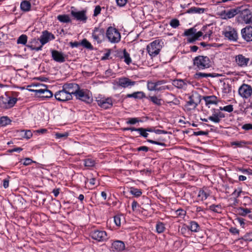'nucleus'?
I'll return each instance as SVG.
<instances>
[{"label":"nucleus","instance_id":"nucleus-1","mask_svg":"<svg viewBox=\"0 0 252 252\" xmlns=\"http://www.w3.org/2000/svg\"><path fill=\"white\" fill-rule=\"evenodd\" d=\"M210 58L206 56L199 55L195 57L193 60V64L195 69L203 70L208 68L211 66Z\"/></svg>","mask_w":252,"mask_h":252},{"label":"nucleus","instance_id":"nucleus-2","mask_svg":"<svg viewBox=\"0 0 252 252\" xmlns=\"http://www.w3.org/2000/svg\"><path fill=\"white\" fill-rule=\"evenodd\" d=\"M47 42V31L45 30L42 32L39 39H33L30 44L26 46L32 50L38 51L41 49L42 46Z\"/></svg>","mask_w":252,"mask_h":252},{"label":"nucleus","instance_id":"nucleus-3","mask_svg":"<svg viewBox=\"0 0 252 252\" xmlns=\"http://www.w3.org/2000/svg\"><path fill=\"white\" fill-rule=\"evenodd\" d=\"M77 99L82 101L86 103L90 104L93 99L92 93L87 89H81L79 87L75 95Z\"/></svg>","mask_w":252,"mask_h":252},{"label":"nucleus","instance_id":"nucleus-4","mask_svg":"<svg viewBox=\"0 0 252 252\" xmlns=\"http://www.w3.org/2000/svg\"><path fill=\"white\" fill-rule=\"evenodd\" d=\"M106 37L111 43H118L121 40L120 32L116 28L109 27L106 31Z\"/></svg>","mask_w":252,"mask_h":252},{"label":"nucleus","instance_id":"nucleus-5","mask_svg":"<svg viewBox=\"0 0 252 252\" xmlns=\"http://www.w3.org/2000/svg\"><path fill=\"white\" fill-rule=\"evenodd\" d=\"M162 46L159 40H156L147 46V50L152 58L157 56L160 52Z\"/></svg>","mask_w":252,"mask_h":252},{"label":"nucleus","instance_id":"nucleus-6","mask_svg":"<svg viewBox=\"0 0 252 252\" xmlns=\"http://www.w3.org/2000/svg\"><path fill=\"white\" fill-rule=\"evenodd\" d=\"M200 96L196 95V96L192 94L189 96V100L187 101L185 105V109L187 111H190L192 110H194L198 104L200 102Z\"/></svg>","mask_w":252,"mask_h":252},{"label":"nucleus","instance_id":"nucleus-7","mask_svg":"<svg viewBox=\"0 0 252 252\" xmlns=\"http://www.w3.org/2000/svg\"><path fill=\"white\" fill-rule=\"evenodd\" d=\"M17 100L15 97L2 96L0 98V107L4 109L11 108L14 106Z\"/></svg>","mask_w":252,"mask_h":252},{"label":"nucleus","instance_id":"nucleus-8","mask_svg":"<svg viewBox=\"0 0 252 252\" xmlns=\"http://www.w3.org/2000/svg\"><path fill=\"white\" fill-rule=\"evenodd\" d=\"M166 81L164 80H161L158 81L156 82H153L152 81H148L147 82V88L150 91H161L165 90L166 89H168L169 87L167 86H161L160 87H158V85H161L162 84H165Z\"/></svg>","mask_w":252,"mask_h":252},{"label":"nucleus","instance_id":"nucleus-9","mask_svg":"<svg viewBox=\"0 0 252 252\" xmlns=\"http://www.w3.org/2000/svg\"><path fill=\"white\" fill-rule=\"evenodd\" d=\"M71 11L70 12L71 15L73 17L74 19L77 21H82L84 23H86L88 17L86 15L87 10L84 9L81 11H77L74 7H71Z\"/></svg>","mask_w":252,"mask_h":252},{"label":"nucleus","instance_id":"nucleus-10","mask_svg":"<svg viewBox=\"0 0 252 252\" xmlns=\"http://www.w3.org/2000/svg\"><path fill=\"white\" fill-rule=\"evenodd\" d=\"M239 94L244 99H248L252 94V87L251 85L243 83L238 89Z\"/></svg>","mask_w":252,"mask_h":252},{"label":"nucleus","instance_id":"nucleus-11","mask_svg":"<svg viewBox=\"0 0 252 252\" xmlns=\"http://www.w3.org/2000/svg\"><path fill=\"white\" fill-rule=\"evenodd\" d=\"M222 34L225 38L231 41H236L238 38V35L236 30L230 27H227L224 31L222 32Z\"/></svg>","mask_w":252,"mask_h":252},{"label":"nucleus","instance_id":"nucleus-12","mask_svg":"<svg viewBox=\"0 0 252 252\" xmlns=\"http://www.w3.org/2000/svg\"><path fill=\"white\" fill-rule=\"evenodd\" d=\"M92 37L97 43H101L105 38L104 29L100 27L94 28L93 31Z\"/></svg>","mask_w":252,"mask_h":252},{"label":"nucleus","instance_id":"nucleus-13","mask_svg":"<svg viewBox=\"0 0 252 252\" xmlns=\"http://www.w3.org/2000/svg\"><path fill=\"white\" fill-rule=\"evenodd\" d=\"M240 12V8H231L229 10H224L220 12V16L224 20H227L234 17Z\"/></svg>","mask_w":252,"mask_h":252},{"label":"nucleus","instance_id":"nucleus-14","mask_svg":"<svg viewBox=\"0 0 252 252\" xmlns=\"http://www.w3.org/2000/svg\"><path fill=\"white\" fill-rule=\"evenodd\" d=\"M96 101L98 105L104 109L110 108L113 106V101L110 97H97Z\"/></svg>","mask_w":252,"mask_h":252},{"label":"nucleus","instance_id":"nucleus-15","mask_svg":"<svg viewBox=\"0 0 252 252\" xmlns=\"http://www.w3.org/2000/svg\"><path fill=\"white\" fill-rule=\"evenodd\" d=\"M90 235L92 239L98 242H104L108 239L107 233L103 230H94L91 233Z\"/></svg>","mask_w":252,"mask_h":252},{"label":"nucleus","instance_id":"nucleus-16","mask_svg":"<svg viewBox=\"0 0 252 252\" xmlns=\"http://www.w3.org/2000/svg\"><path fill=\"white\" fill-rule=\"evenodd\" d=\"M27 87L29 91L35 92L36 95L42 94L47 91V86L42 84H32L28 86Z\"/></svg>","mask_w":252,"mask_h":252},{"label":"nucleus","instance_id":"nucleus-17","mask_svg":"<svg viewBox=\"0 0 252 252\" xmlns=\"http://www.w3.org/2000/svg\"><path fill=\"white\" fill-rule=\"evenodd\" d=\"M79 87V85L74 83H66L62 86V88H63L65 91L69 93L71 96H73V95H75Z\"/></svg>","mask_w":252,"mask_h":252},{"label":"nucleus","instance_id":"nucleus-18","mask_svg":"<svg viewBox=\"0 0 252 252\" xmlns=\"http://www.w3.org/2000/svg\"><path fill=\"white\" fill-rule=\"evenodd\" d=\"M56 99L60 101H66L72 99L73 96H71L63 88L62 90L57 92L55 94Z\"/></svg>","mask_w":252,"mask_h":252},{"label":"nucleus","instance_id":"nucleus-19","mask_svg":"<svg viewBox=\"0 0 252 252\" xmlns=\"http://www.w3.org/2000/svg\"><path fill=\"white\" fill-rule=\"evenodd\" d=\"M240 12V18L243 22L246 24L252 23V12L250 10L246 9Z\"/></svg>","mask_w":252,"mask_h":252},{"label":"nucleus","instance_id":"nucleus-20","mask_svg":"<svg viewBox=\"0 0 252 252\" xmlns=\"http://www.w3.org/2000/svg\"><path fill=\"white\" fill-rule=\"evenodd\" d=\"M242 38L247 42L252 41V27L246 26L241 30Z\"/></svg>","mask_w":252,"mask_h":252},{"label":"nucleus","instance_id":"nucleus-21","mask_svg":"<svg viewBox=\"0 0 252 252\" xmlns=\"http://www.w3.org/2000/svg\"><path fill=\"white\" fill-rule=\"evenodd\" d=\"M250 61V58H246L242 54H239L235 56V62L237 64L242 67H245L248 66Z\"/></svg>","mask_w":252,"mask_h":252},{"label":"nucleus","instance_id":"nucleus-22","mask_svg":"<svg viewBox=\"0 0 252 252\" xmlns=\"http://www.w3.org/2000/svg\"><path fill=\"white\" fill-rule=\"evenodd\" d=\"M117 83L119 86L125 88L134 86L136 84V82L126 77H122L119 79Z\"/></svg>","mask_w":252,"mask_h":252},{"label":"nucleus","instance_id":"nucleus-23","mask_svg":"<svg viewBox=\"0 0 252 252\" xmlns=\"http://www.w3.org/2000/svg\"><path fill=\"white\" fill-rule=\"evenodd\" d=\"M52 57L53 60L58 63H63L65 61V56L62 52L57 50H52Z\"/></svg>","mask_w":252,"mask_h":252},{"label":"nucleus","instance_id":"nucleus-24","mask_svg":"<svg viewBox=\"0 0 252 252\" xmlns=\"http://www.w3.org/2000/svg\"><path fill=\"white\" fill-rule=\"evenodd\" d=\"M125 248V245L124 243L120 240H116L114 241L112 244L111 249L113 252H121Z\"/></svg>","mask_w":252,"mask_h":252},{"label":"nucleus","instance_id":"nucleus-25","mask_svg":"<svg viewBox=\"0 0 252 252\" xmlns=\"http://www.w3.org/2000/svg\"><path fill=\"white\" fill-rule=\"evenodd\" d=\"M126 98H134L135 99H142L146 97L145 93L143 92L139 91L134 92L132 94H127L126 96Z\"/></svg>","mask_w":252,"mask_h":252},{"label":"nucleus","instance_id":"nucleus-26","mask_svg":"<svg viewBox=\"0 0 252 252\" xmlns=\"http://www.w3.org/2000/svg\"><path fill=\"white\" fill-rule=\"evenodd\" d=\"M188 226L190 232H199L200 230L199 225L197 222L195 221H190Z\"/></svg>","mask_w":252,"mask_h":252},{"label":"nucleus","instance_id":"nucleus-27","mask_svg":"<svg viewBox=\"0 0 252 252\" xmlns=\"http://www.w3.org/2000/svg\"><path fill=\"white\" fill-rule=\"evenodd\" d=\"M203 99L205 101L206 105L209 104H217V97L215 95L205 96L203 97Z\"/></svg>","mask_w":252,"mask_h":252},{"label":"nucleus","instance_id":"nucleus-28","mask_svg":"<svg viewBox=\"0 0 252 252\" xmlns=\"http://www.w3.org/2000/svg\"><path fill=\"white\" fill-rule=\"evenodd\" d=\"M173 85L178 89H183L186 88L187 86L186 80L182 79H177L173 80Z\"/></svg>","mask_w":252,"mask_h":252},{"label":"nucleus","instance_id":"nucleus-29","mask_svg":"<svg viewBox=\"0 0 252 252\" xmlns=\"http://www.w3.org/2000/svg\"><path fill=\"white\" fill-rule=\"evenodd\" d=\"M216 75L215 73H206L203 72H197L194 75V78L199 80L202 78L215 77Z\"/></svg>","mask_w":252,"mask_h":252},{"label":"nucleus","instance_id":"nucleus-30","mask_svg":"<svg viewBox=\"0 0 252 252\" xmlns=\"http://www.w3.org/2000/svg\"><path fill=\"white\" fill-rule=\"evenodd\" d=\"M20 8L22 11L24 12L29 11L31 8V2L27 0H23L21 2Z\"/></svg>","mask_w":252,"mask_h":252},{"label":"nucleus","instance_id":"nucleus-31","mask_svg":"<svg viewBox=\"0 0 252 252\" xmlns=\"http://www.w3.org/2000/svg\"><path fill=\"white\" fill-rule=\"evenodd\" d=\"M179 232L184 237H189L191 234V233L189 231V227H188V225H186V224H184L182 226V227L179 230Z\"/></svg>","mask_w":252,"mask_h":252},{"label":"nucleus","instance_id":"nucleus-32","mask_svg":"<svg viewBox=\"0 0 252 252\" xmlns=\"http://www.w3.org/2000/svg\"><path fill=\"white\" fill-rule=\"evenodd\" d=\"M205 11V9L198 7H191L187 10L188 13H203Z\"/></svg>","mask_w":252,"mask_h":252},{"label":"nucleus","instance_id":"nucleus-33","mask_svg":"<svg viewBox=\"0 0 252 252\" xmlns=\"http://www.w3.org/2000/svg\"><path fill=\"white\" fill-rule=\"evenodd\" d=\"M147 98L151 101L154 104L158 106H161L162 105V99L158 98L157 96H150Z\"/></svg>","mask_w":252,"mask_h":252},{"label":"nucleus","instance_id":"nucleus-34","mask_svg":"<svg viewBox=\"0 0 252 252\" xmlns=\"http://www.w3.org/2000/svg\"><path fill=\"white\" fill-rule=\"evenodd\" d=\"M57 19L61 22L67 23L71 22V19L68 15H59L57 16Z\"/></svg>","mask_w":252,"mask_h":252},{"label":"nucleus","instance_id":"nucleus-35","mask_svg":"<svg viewBox=\"0 0 252 252\" xmlns=\"http://www.w3.org/2000/svg\"><path fill=\"white\" fill-rule=\"evenodd\" d=\"M80 44H81V46H83L86 49H89L90 50H94L93 46L86 38L83 39L81 42H80Z\"/></svg>","mask_w":252,"mask_h":252},{"label":"nucleus","instance_id":"nucleus-36","mask_svg":"<svg viewBox=\"0 0 252 252\" xmlns=\"http://www.w3.org/2000/svg\"><path fill=\"white\" fill-rule=\"evenodd\" d=\"M156 231L158 233L163 232L165 229V224L160 221H158L156 226Z\"/></svg>","mask_w":252,"mask_h":252},{"label":"nucleus","instance_id":"nucleus-37","mask_svg":"<svg viewBox=\"0 0 252 252\" xmlns=\"http://www.w3.org/2000/svg\"><path fill=\"white\" fill-rule=\"evenodd\" d=\"M209 210L217 213L221 212V206L220 204H212L209 206Z\"/></svg>","mask_w":252,"mask_h":252},{"label":"nucleus","instance_id":"nucleus-38","mask_svg":"<svg viewBox=\"0 0 252 252\" xmlns=\"http://www.w3.org/2000/svg\"><path fill=\"white\" fill-rule=\"evenodd\" d=\"M158 141H156V140H152V139H147V142H148L151 144L160 145V146H162L163 147L166 146V145L164 143V142H160V141H164V140L163 139L159 138L158 139Z\"/></svg>","mask_w":252,"mask_h":252},{"label":"nucleus","instance_id":"nucleus-39","mask_svg":"<svg viewBox=\"0 0 252 252\" xmlns=\"http://www.w3.org/2000/svg\"><path fill=\"white\" fill-rule=\"evenodd\" d=\"M124 56L122 57V59H124L125 62L128 65L131 63V59L130 57L129 54L125 49L123 51Z\"/></svg>","mask_w":252,"mask_h":252},{"label":"nucleus","instance_id":"nucleus-40","mask_svg":"<svg viewBox=\"0 0 252 252\" xmlns=\"http://www.w3.org/2000/svg\"><path fill=\"white\" fill-rule=\"evenodd\" d=\"M251 212L250 209L248 208H244L243 207H239L237 209V213L239 215L245 216L247 214H249Z\"/></svg>","mask_w":252,"mask_h":252},{"label":"nucleus","instance_id":"nucleus-41","mask_svg":"<svg viewBox=\"0 0 252 252\" xmlns=\"http://www.w3.org/2000/svg\"><path fill=\"white\" fill-rule=\"evenodd\" d=\"M84 165L88 167H94L95 165V161L92 158H87L84 160Z\"/></svg>","mask_w":252,"mask_h":252},{"label":"nucleus","instance_id":"nucleus-42","mask_svg":"<svg viewBox=\"0 0 252 252\" xmlns=\"http://www.w3.org/2000/svg\"><path fill=\"white\" fill-rule=\"evenodd\" d=\"M27 39L28 37L26 34H22L17 39V43L26 45L27 42Z\"/></svg>","mask_w":252,"mask_h":252},{"label":"nucleus","instance_id":"nucleus-43","mask_svg":"<svg viewBox=\"0 0 252 252\" xmlns=\"http://www.w3.org/2000/svg\"><path fill=\"white\" fill-rule=\"evenodd\" d=\"M135 131H137L139 133L140 136L147 138L149 134L146 131V128L143 127L135 128Z\"/></svg>","mask_w":252,"mask_h":252},{"label":"nucleus","instance_id":"nucleus-44","mask_svg":"<svg viewBox=\"0 0 252 252\" xmlns=\"http://www.w3.org/2000/svg\"><path fill=\"white\" fill-rule=\"evenodd\" d=\"M11 122V120L7 116H3L0 118V124L2 126H5Z\"/></svg>","mask_w":252,"mask_h":252},{"label":"nucleus","instance_id":"nucleus-45","mask_svg":"<svg viewBox=\"0 0 252 252\" xmlns=\"http://www.w3.org/2000/svg\"><path fill=\"white\" fill-rule=\"evenodd\" d=\"M196 31V30L194 28H191L189 29L186 30L184 32L183 35L186 36L193 35L195 33Z\"/></svg>","mask_w":252,"mask_h":252},{"label":"nucleus","instance_id":"nucleus-46","mask_svg":"<svg viewBox=\"0 0 252 252\" xmlns=\"http://www.w3.org/2000/svg\"><path fill=\"white\" fill-rule=\"evenodd\" d=\"M231 91V86L228 83H223L222 92L225 94H229Z\"/></svg>","mask_w":252,"mask_h":252},{"label":"nucleus","instance_id":"nucleus-47","mask_svg":"<svg viewBox=\"0 0 252 252\" xmlns=\"http://www.w3.org/2000/svg\"><path fill=\"white\" fill-rule=\"evenodd\" d=\"M238 240H244L245 241H252V232L247 233L243 237H242Z\"/></svg>","mask_w":252,"mask_h":252},{"label":"nucleus","instance_id":"nucleus-48","mask_svg":"<svg viewBox=\"0 0 252 252\" xmlns=\"http://www.w3.org/2000/svg\"><path fill=\"white\" fill-rule=\"evenodd\" d=\"M130 193L136 197H139L142 194V191L140 189L134 188L130 189Z\"/></svg>","mask_w":252,"mask_h":252},{"label":"nucleus","instance_id":"nucleus-49","mask_svg":"<svg viewBox=\"0 0 252 252\" xmlns=\"http://www.w3.org/2000/svg\"><path fill=\"white\" fill-rule=\"evenodd\" d=\"M208 119L215 123H219L220 121L216 113H213L212 116H209Z\"/></svg>","mask_w":252,"mask_h":252},{"label":"nucleus","instance_id":"nucleus-50","mask_svg":"<svg viewBox=\"0 0 252 252\" xmlns=\"http://www.w3.org/2000/svg\"><path fill=\"white\" fill-rule=\"evenodd\" d=\"M68 136V132H64L63 133L57 132L55 134V138L57 139H66Z\"/></svg>","mask_w":252,"mask_h":252},{"label":"nucleus","instance_id":"nucleus-51","mask_svg":"<svg viewBox=\"0 0 252 252\" xmlns=\"http://www.w3.org/2000/svg\"><path fill=\"white\" fill-rule=\"evenodd\" d=\"M238 170L241 171L243 174L246 175H252V170L251 169H245L243 168H238Z\"/></svg>","mask_w":252,"mask_h":252},{"label":"nucleus","instance_id":"nucleus-52","mask_svg":"<svg viewBox=\"0 0 252 252\" xmlns=\"http://www.w3.org/2000/svg\"><path fill=\"white\" fill-rule=\"evenodd\" d=\"M246 144L247 142L244 141H234L231 143L232 146H236L238 147H243Z\"/></svg>","mask_w":252,"mask_h":252},{"label":"nucleus","instance_id":"nucleus-53","mask_svg":"<svg viewBox=\"0 0 252 252\" xmlns=\"http://www.w3.org/2000/svg\"><path fill=\"white\" fill-rule=\"evenodd\" d=\"M139 122H141V121L139 120V118H131L128 119V120L126 122V124L129 125H134L136 123H138Z\"/></svg>","mask_w":252,"mask_h":252},{"label":"nucleus","instance_id":"nucleus-54","mask_svg":"<svg viewBox=\"0 0 252 252\" xmlns=\"http://www.w3.org/2000/svg\"><path fill=\"white\" fill-rule=\"evenodd\" d=\"M169 24L173 28H176L180 25V22L178 19H173L170 21Z\"/></svg>","mask_w":252,"mask_h":252},{"label":"nucleus","instance_id":"nucleus-55","mask_svg":"<svg viewBox=\"0 0 252 252\" xmlns=\"http://www.w3.org/2000/svg\"><path fill=\"white\" fill-rule=\"evenodd\" d=\"M121 215H116L114 217V222L116 225L118 226H120L121 225Z\"/></svg>","mask_w":252,"mask_h":252},{"label":"nucleus","instance_id":"nucleus-56","mask_svg":"<svg viewBox=\"0 0 252 252\" xmlns=\"http://www.w3.org/2000/svg\"><path fill=\"white\" fill-rule=\"evenodd\" d=\"M101 10V7H100V6L96 5L94 8L93 16L94 17H96L97 16H98L100 13Z\"/></svg>","mask_w":252,"mask_h":252},{"label":"nucleus","instance_id":"nucleus-57","mask_svg":"<svg viewBox=\"0 0 252 252\" xmlns=\"http://www.w3.org/2000/svg\"><path fill=\"white\" fill-rule=\"evenodd\" d=\"M22 132L24 133L23 137L27 139H30L32 135L31 130H23Z\"/></svg>","mask_w":252,"mask_h":252},{"label":"nucleus","instance_id":"nucleus-58","mask_svg":"<svg viewBox=\"0 0 252 252\" xmlns=\"http://www.w3.org/2000/svg\"><path fill=\"white\" fill-rule=\"evenodd\" d=\"M199 196H201L202 200H205L209 196V194L205 192L204 190H200L199 192Z\"/></svg>","mask_w":252,"mask_h":252},{"label":"nucleus","instance_id":"nucleus-59","mask_svg":"<svg viewBox=\"0 0 252 252\" xmlns=\"http://www.w3.org/2000/svg\"><path fill=\"white\" fill-rule=\"evenodd\" d=\"M209 132L208 131H199L193 132V135L195 136H198L201 135H208Z\"/></svg>","mask_w":252,"mask_h":252},{"label":"nucleus","instance_id":"nucleus-60","mask_svg":"<svg viewBox=\"0 0 252 252\" xmlns=\"http://www.w3.org/2000/svg\"><path fill=\"white\" fill-rule=\"evenodd\" d=\"M117 5L120 7L124 6L127 1V0H116Z\"/></svg>","mask_w":252,"mask_h":252},{"label":"nucleus","instance_id":"nucleus-61","mask_svg":"<svg viewBox=\"0 0 252 252\" xmlns=\"http://www.w3.org/2000/svg\"><path fill=\"white\" fill-rule=\"evenodd\" d=\"M223 111L231 112L233 111V107L232 105H228L223 107Z\"/></svg>","mask_w":252,"mask_h":252},{"label":"nucleus","instance_id":"nucleus-62","mask_svg":"<svg viewBox=\"0 0 252 252\" xmlns=\"http://www.w3.org/2000/svg\"><path fill=\"white\" fill-rule=\"evenodd\" d=\"M69 44L70 46L72 48H75V47L77 48L79 46L81 45V44H80V42H77V41L70 42L69 43Z\"/></svg>","mask_w":252,"mask_h":252},{"label":"nucleus","instance_id":"nucleus-63","mask_svg":"<svg viewBox=\"0 0 252 252\" xmlns=\"http://www.w3.org/2000/svg\"><path fill=\"white\" fill-rule=\"evenodd\" d=\"M229 231L230 233L234 235L239 234V230L236 227H231L229 228Z\"/></svg>","mask_w":252,"mask_h":252},{"label":"nucleus","instance_id":"nucleus-64","mask_svg":"<svg viewBox=\"0 0 252 252\" xmlns=\"http://www.w3.org/2000/svg\"><path fill=\"white\" fill-rule=\"evenodd\" d=\"M242 128L245 130H249L252 129V124H246L244 125Z\"/></svg>","mask_w":252,"mask_h":252}]
</instances>
